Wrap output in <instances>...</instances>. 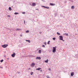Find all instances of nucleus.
Segmentation results:
<instances>
[{"label":"nucleus","instance_id":"f704fd0d","mask_svg":"<svg viewBox=\"0 0 78 78\" xmlns=\"http://www.w3.org/2000/svg\"><path fill=\"white\" fill-rule=\"evenodd\" d=\"M20 36H21V37H22V35H20Z\"/></svg>","mask_w":78,"mask_h":78},{"label":"nucleus","instance_id":"dca6fc26","mask_svg":"<svg viewBox=\"0 0 78 78\" xmlns=\"http://www.w3.org/2000/svg\"><path fill=\"white\" fill-rule=\"evenodd\" d=\"M14 14H15V15L19 14V13H17V12H15L14 13Z\"/></svg>","mask_w":78,"mask_h":78},{"label":"nucleus","instance_id":"7c9ffc66","mask_svg":"<svg viewBox=\"0 0 78 78\" xmlns=\"http://www.w3.org/2000/svg\"><path fill=\"white\" fill-rule=\"evenodd\" d=\"M48 70H49L50 71L51 69L50 68H49V69H48Z\"/></svg>","mask_w":78,"mask_h":78},{"label":"nucleus","instance_id":"f03ea898","mask_svg":"<svg viewBox=\"0 0 78 78\" xmlns=\"http://www.w3.org/2000/svg\"><path fill=\"white\" fill-rule=\"evenodd\" d=\"M8 45L7 44H4L2 45V46L3 48H6L8 46Z\"/></svg>","mask_w":78,"mask_h":78},{"label":"nucleus","instance_id":"b1692460","mask_svg":"<svg viewBox=\"0 0 78 78\" xmlns=\"http://www.w3.org/2000/svg\"><path fill=\"white\" fill-rule=\"evenodd\" d=\"M44 44L45 45H46V42H44Z\"/></svg>","mask_w":78,"mask_h":78},{"label":"nucleus","instance_id":"9d476101","mask_svg":"<svg viewBox=\"0 0 78 78\" xmlns=\"http://www.w3.org/2000/svg\"><path fill=\"white\" fill-rule=\"evenodd\" d=\"M71 9H74L75 8H74V6L73 5L71 7Z\"/></svg>","mask_w":78,"mask_h":78},{"label":"nucleus","instance_id":"c9c22d12","mask_svg":"<svg viewBox=\"0 0 78 78\" xmlns=\"http://www.w3.org/2000/svg\"><path fill=\"white\" fill-rule=\"evenodd\" d=\"M30 68H29V69H29V70H30Z\"/></svg>","mask_w":78,"mask_h":78},{"label":"nucleus","instance_id":"c85d7f7f","mask_svg":"<svg viewBox=\"0 0 78 78\" xmlns=\"http://www.w3.org/2000/svg\"><path fill=\"white\" fill-rule=\"evenodd\" d=\"M8 17H10V15H8Z\"/></svg>","mask_w":78,"mask_h":78},{"label":"nucleus","instance_id":"39448f33","mask_svg":"<svg viewBox=\"0 0 78 78\" xmlns=\"http://www.w3.org/2000/svg\"><path fill=\"white\" fill-rule=\"evenodd\" d=\"M32 6H35L36 5V3H34V2H33L32 3Z\"/></svg>","mask_w":78,"mask_h":78},{"label":"nucleus","instance_id":"7ed1b4c3","mask_svg":"<svg viewBox=\"0 0 78 78\" xmlns=\"http://www.w3.org/2000/svg\"><path fill=\"white\" fill-rule=\"evenodd\" d=\"M60 37V40L62 41L63 40V37L62 36H60L59 37Z\"/></svg>","mask_w":78,"mask_h":78},{"label":"nucleus","instance_id":"ddd939ff","mask_svg":"<svg viewBox=\"0 0 78 78\" xmlns=\"http://www.w3.org/2000/svg\"><path fill=\"white\" fill-rule=\"evenodd\" d=\"M44 62H45L48 63V60L47 59V60L44 61Z\"/></svg>","mask_w":78,"mask_h":78},{"label":"nucleus","instance_id":"f257e3e1","mask_svg":"<svg viewBox=\"0 0 78 78\" xmlns=\"http://www.w3.org/2000/svg\"><path fill=\"white\" fill-rule=\"evenodd\" d=\"M56 47L55 46V47H53V51H52V52L53 53H55L56 51Z\"/></svg>","mask_w":78,"mask_h":78},{"label":"nucleus","instance_id":"bb28decb","mask_svg":"<svg viewBox=\"0 0 78 78\" xmlns=\"http://www.w3.org/2000/svg\"><path fill=\"white\" fill-rule=\"evenodd\" d=\"M42 47H45V46L44 45H42Z\"/></svg>","mask_w":78,"mask_h":78},{"label":"nucleus","instance_id":"412c9836","mask_svg":"<svg viewBox=\"0 0 78 78\" xmlns=\"http://www.w3.org/2000/svg\"><path fill=\"white\" fill-rule=\"evenodd\" d=\"M3 60H2L1 61H0V62H3Z\"/></svg>","mask_w":78,"mask_h":78},{"label":"nucleus","instance_id":"1a4fd4ad","mask_svg":"<svg viewBox=\"0 0 78 78\" xmlns=\"http://www.w3.org/2000/svg\"><path fill=\"white\" fill-rule=\"evenodd\" d=\"M36 59H41V58L40 57H37L36 58Z\"/></svg>","mask_w":78,"mask_h":78},{"label":"nucleus","instance_id":"f3484780","mask_svg":"<svg viewBox=\"0 0 78 78\" xmlns=\"http://www.w3.org/2000/svg\"><path fill=\"white\" fill-rule=\"evenodd\" d=\"M45 8L47 9H49V7H45Z\"/></svg>","mask_w":78,"mask_h":78},{"label":"nucleus","instance_id":"a878e982","mask_svg":"<svg viewBox=\"0 0 78 78\" xmlns=\"http://www.w3.org/2000/svg\"><path fill=\"white\" fill-rule=\"evenodd\" d=\"M28 41V42L29 43H30V40H29Z\"/></svg>","mask_w":78,"mask_h":78},{"label":"nucleus","instance_id":"aec40b11","mask_svg":"<svg viewBox=\"0 0 78 78\" xmlns=\"http://www.w3.org/2000/svg\"><path fill=\"white\" fill-rule=\"evenodd\" d=\"M29 30H27L26 31V33H29Z\"/></svg>","mask_w":78,"mask_h":78},{"label":"nucleus","instance_id":"e433bc0d","mask_svg":"<svg viewBox=\"0 0 78 78\" xmlns=\"http://www.w3.org/2000/svg\"><path fill=\"white\" fill-rule=\"evenodd\" d=\"M29 41V40H26V41Z\"/></svg>","mask_w":78,"mask_h":78},{"label":"nucleus","instance_id":"473e14b6","mask_svg":"<svg viewBox=\"0 0 78 78\" xmlns=\"http://www.w3.org/2000/svg\"><path fill=\"white\" fill-rule=\"evenodd\" d=\"M43 7L44 8H45V7H45V6H43Z\"/></svg>","mask_w":78,"mask_h":78},{"label":"nucleus","instance_id":"20e7f679","mask_svg":"<svg viewBox=\"0 0 78 78\" xmlns=\"http://www.w3.org/2000/svg\"><path fill=\"white\" fill-rule=\"evenodd\" d=\"M16 55V54L15 53H14L13 54L11 55L12 57L13 58H14L15 56Z\"/></svg>","mask_w":78,"mask_h":78},{"label":"nucleus","instance_id":"4c0bfd02","mask_svg":"<svg viewBox=\"0 0 78 78\" xmlns=\"http://www.w3.org/2000/svg\"><path fill=\"white\" fill-rule=\"evenodd\" d=\"M24 23H25V21H24Z\"/></svg>","mask_w":78,"mask_h":78},{"label":"nucleus","instance_id":"4468645a","mask_svg":"<svg viewBox=\"0 0 78 78\" xmlns=\"http://www.w3.org/2000/svg\"><path fill=\"white\" fill-rule=\"evenodd\" d=\"M9 10L10 11H11L12 10V9H11V7H9Z\"/></svg>","mask_w":78,"mask_h":78},{"label":"nucleus","instance_id":"4be33fe9","mask_svg":"<svg viewBox=\"0 0 78 78\" xmlns=\"http://www.w3.org/2000/svg\"><path fill=\"white\" fill-rule=\"evenodd\" d=\"M55 38H53V40H55Z\"/></svg>","mask_w":78,"mask_h":78},{"label":"nucleus","instance_id":"cd10ccee","mask_svg":"<svg viewBox=\"0 0 78 78\" xmlns=\"http://www.w3.org/2000/svg\"><path fill=\"white\" fill-rule=\"evenodd\" d=\"M22 13L23 14H25V12H23Z\"/></svg>","mask_w":78,"mask_h":78},{"label":"nucleus","instance_id":"a211bd4d","mask_svg":"<svg viewBox=\"0 0 78 78\" xmlns=\"http://www.w3.org/2000/svg\"><path fill=\"white\" fill-rule=\"evenodd\" d=\"M50 41H49L48 42H47V44H49V43H50Z\"/></svg>","mask_w":78,"mask_h":78},{"label":"nucleus","instance_id":"6ab92c4d","mask_svg":"<svg viewBox=\"0 0 78 78\" xmlns=\"http://www.w3.org/2000/svg\"><path fill=\"white\" fill-rule=\"evenodd\" d=\"M57 34L58 35H60V34L58 33V32H57Z\"/></svg>","mask_w":78,"mask_h":78},{"label":"nucleus","instance_id":"f8f14e48","mask_svg":"<svg viewBox=\"0 0 78 78\" xmlns=\"http://www.w3.org/2000/svg\"><path fill=\"white\" fill-rule=\"evenodd\" d=\"M21 30V29H20L17 28L16 29V30L19 31V30Z\"/></svg>","mask_w":78,"mask_h":78},{"label":"nucleus","instance_id":"5701e85b","mask_svg":"<svg viewBox=\"0 0 78 78\" xmlns=\"http://www.w3.org/2000/svg\"><path fill=\"white\" fill-rule=\"evenodd\" d=\"M33 72H31V73H30V74H31V75H32V74H33Z\"/></svg>","mask_w":78,"mask_h":78},{"label":"nucleus","instance_id":"2f4dec72","mask_svg":"<svg viewBox=\"0 0 78 78\" xmlns=\"http://www.w3.org/2000/svg\"><path fill=\"white\" fill-rule=\"evenodd\" d=\"M40 71H41V72H42V70H41Z\"/></svg>","mask_w":78,"mask_h":78},{"label":"nucleus","instance_id":"0eeeda50","mask_svg":"<svg viewBox=\"0 0 78 78\" xmlns=\"http://www.w3.org/2000/svg\"><path fill=\"white\" fill-rule=\"evenodd\" d=\"M50 5L51 6H54L55 5V4H53V3H50Z\"/></svg>","mask_w":78,"mask_h":78},{"label":"nucleus","instance_id":"72a5a7b5","mask_svg":"<svg viewBox=\"0 0 78 78\" xmlns=\"http://www.w3.org/2000/svg\"><path fill=\"white\" fill-rule=\"evenodd\" d=\"M66 35H67V36H68V34H66Z\"/></svg>","mask_w":78,"mask_h":78},{"label":"nucleus","instance_id":"393cba45","mask_svg":"<svg viewBox=\"0 0 78 78\" xmlns=\"http://www.w3.org/2000/svg\"><path fill=\"white\" fill-rule=\"evenodd\" d=\"M47 78H49V76H47Z\"/></svg>","mask_w":78,"mask_h":78},{"label":"nucleus","instance_id":"c756f323","mask_svg":"<svg viewBox=\"0 0 78 78\" xmlns=\"http://www.w3.org/2000/svg\"><path fill=\"white\" fill-rule=\"evenodd\" d=\"M0 68H2V69H3L2 67L0 66Z\"/></svg>","mask_w":78,"mask_h":78},{"label":"nucleus","instance_id":"6e6552de","mask_svg":"<svg viewBox=\"0 0 78 78\" xmlns=\"http://www.w3.org/2000/svg\"><path fill=\"white\" fill-rule=\"evenodd\" d=\"M74 75V73L73 72H72L71 73V76H73Z\"/></svg>","mask_w":78,"mask_h":78},{"label":"nucleus","instance_id":"423d86ee","mask_svg":"<svg viewBox=\"0 0 78 78\" xmlns=\"http://www.w3.org/2000/svg\"><path fill=\"white\" fill-rule=\"evenodd\" d=\"M35 65V64L34 63H32L31 64V66L34 67V66Z\"/></svg>","mask_w":78,"mask_h":78},{"label":"nucleus","instance_id":"2eb2a0df","mask_svg":"<svg viewBox=\"0 0 78 78\" xmlns=\"http://www.w3.org/2000/svg\"><path fill=\"white\" fill-rule=\"evenodd\" d=\"M41 50H39V54H41Z\"/></svg>","mask_w":78,"mask_h":78},{"label":"nucleus","instance_id":"9b49d317","mask_svg":"<svg viewBox=\"0 0 78 78\" xmlns=\"http://www.w3.org/2000/svg\"><path fill=\"white\" fill-rule=\"evenodd\" d=\"M41 69V68H39L36 69V70H38L39 71H40V69Z\"/></svg>","mask_w":78,"mask_h":78}]
</instances>
